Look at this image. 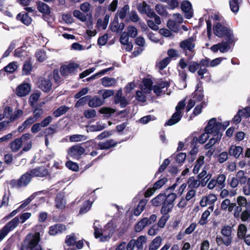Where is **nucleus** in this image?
I'll return each instance as SVG.
<instances>
[{
	"mask_svg": "<svg viewBox=\"0 0 250 250\" xmlns=\"http://www.w3.org/2000/svg\"><path fill=\"white\" fill-rule=\"evenodd\" d=\"M39 241V233L28 234L21 244V250H42L38 244Z\"/></svg>",
	"mask_w": 250,
	"mask_h": 250,
	"instance_id": "nucleus-1",
	"label": "nucleus"
},
{
	"mask_svg": "<svg viewBox=\"0 0 250 250\" xmlns=\"http://www.w3.org/2000/svg\"><path fill=\"white\" fill-rule=\"evenodd\" d=\"M213 30L215 36L219 38L225 37L229 42H231V38H233V35L228 26V24L225 19H223L222 22H216L213 26Z\"/></svg>",
	"mask_w": 250,
	"mask_h": 250,
	"instance_id": "nucleus-2",
	"label": "nucleus"
},
{
	"mask_svg": "<svg viewBox=\"0 0 250 250\" xmlns=\"http://www.w3.org/2000/svg\"><path fill=\"white\" fill-rule=\"evenodd\" d=\"M196 39V37L191 36L179 43V47L182 49L183 53L188 57L189 60L193 58L195 54Z\"/></svg>",
	"mask_w": 250,
	"mask_h": 250,
	"instance_id": "nucleus-3",
	"label": "nucleus"
},
{
	"mask_svg": "<svg viewBox=\"0 0 250 250\" xmlns=\"http://www.w3.org/2000/svg\"><path fill=\"white\" fill-rule=\"evenodd\" d=\"M232 227L229 225H225L222 227L221 233L224 236V239L220 235H217L216 241L218 245L224 244L226 246H229L232 240Z\"/></svg>",
	"mask_w": 250,
	"mask_h": 250,
	"instance_id": "nucleus-4",
	"label": "nucleus"
},
{
	"mask_svg": "<svg viewBox=\"0 0 250 250\" xmlns=\"http://www.w3.org/2000/svg\"><path fill=\"white\" fill-rule=\"evenodd\" d=\"M222 124L217 122L215 118H212L210 119L207 125L204 129V131H207L208 134H212L214 137L222 136V132L221 131Z\"/></svg>",
	"mask_w": 250,
	"mask_h": 250,
	"instance_id": "nucleus-5",
	"label": "nucleus"
},
{
	"mask_svg": "<svg viewBox=\"0 0 250 250\" xmlns=\"http://www.w3.org/2000/svg\"><path fill=\"white\" fill-rule=\"evenodd\" d=\"M32 177L29 171L21 175L18 179H12L10 185L12 188H20L26 187L32 181Z\"/></svg>",
	"mask_w": 250,
	"mask_h": 250,
	"instance_id": "nucleus-6",
	"label": "nucleus"
},
{
	"mask_svg": "<svg viewBox=\"0 0 250 250\" xmlns=\"http://www.w3.org/2000/svg\"><path fill=\"white\" fill-rule=\"evenodd\" d=\"M19 223V218L15 217L8 222L0 230V242L1 241L7 234L14 229Z\"/></svg>",
	"mask_w": 250,
	"mask_h": 250,
	"instance_id": "nucleus-7",
	"label": "nucleus"
},
{
	"mask_svg": "<svg viewBox=\"0 0 250 250\" xmlns=\"http://www.w3.org/2000/svg\"><path fill=\"white\" fill-rule=\"evenodd\" d=\"M31 135L29 133L23 134L21 137L15 139L11 142L9 146L12 151L17 152L21 147L23 143H25L30 138Z\"/></svg>",
	"mask_w": 250,
	"mask_h": 250,
	"instance_id": "nucleus-8",
	"label": "nucleus"
},
{
	"mask_svg": "<svg viewBox=\"0 0 250 250\" xmlns=\"http://www.w3.org/2000/svg\"><path fill=\"white\" fill-rule=\"evenodd\" d=\"M176 197L177 195L175 193H171L168 195V199L162 205L160 211L162 214L168 215V213L173 208V202Z\"/></svg>",
	"mask_w": 250,
	"mask_h": 250,
	"instance_id": "nucleus-9",
	"label": "nucleus"
},
{
	"mask_svg": "<svg viewBox=\"0 0 250 250\" xmlns=\"http://www.w3.org/2000/svg\"><path fill=\"white\" fill-rule=\"evenodd\" d=\"M116 226L114 224L112 221L108 222L104 227L103 229V232L106 233V231H108V234L105 235H102L100 238L101 242H105L108 240L113 233L115 231Z\"/></svg>",
	"mask_w": 250,
	"mask_h": 250,
	"instance_id": "nucleus-10",
	"label": "nucleus"
},
{
	"mask_svg": "<svg viewBox=\"0 0 250 250\" xmlns=\"http://www.w3.org/2000/svg\"><path fill=\"white\" fill-rule=\"evenodd\" d=\"M79 65L76 63H69L67 65H63L61 66L60 73L62 76L66 77L69 74H74Z\"/></svg>",
	"mask_w": 250,
	"mask_h": 250,
	"instance_id": "nucleus-11",
	"label": "nucleus"
},
{
	"mask_svg": "<svg viewBox=\"0 0 250 250\" xmlns=\"http://www.w3.org/2000/svg\"><path fill=\"white\" fill-rule=\"evenodd\" d=\"M85 152V149L81 145H76L70 147L68 150V154L76 159H79L81 156Z\"/></svg>",
	"mask_w": 250,
	"mask_h": 250,
	"instance_id": "nucleus-12",
	"label": "nucleus"
},
{
	"mask_svg": "<svg viewBox=\"0 0 250 250\" xmlns=\"http://www.w3.org/2000/svg\"><path fill=\"white\" fill-rule=\"evenodd\" d=\"M119 143L114 139H110L105 141L99 142L98 144V149L101 150H108L115 147Z\"/></svg>",
	"mask_w": 250,
	"mask_h": 250,
	"instance_id": "nucleus-13",
	"label": "nucleus"
},
{
	"mask_svg": "<svg viewBox=\"0 0 250 250\" xmlns=\"http://www.w3.org/2000/svg\"><path fill=\"white\" fill-rule=\"evenodd\" d=\"M32 178L34 177H43L47 175V168L44 166H41L29 170Z\"/></svg>",
	"mask_w": 250,
	"mask_h": 250,
	"instance_id": "nucleus-14",
	"label": "nucleus"
},
{
	"mask_svg": "<svg viewBox=\"0 0 250 250\" xmlns=\"http://www.w3.org/2000/svg\"><path fill=\"white\" fill-rule=\"evenodd\" d=\"M191 4L188 0H184L181 5L182 10L185 13V17L189 19L193 16V13L190 11Z\"/></svg>",
	"mask_w": 250,
	"mask_h": 250,
	"instance_id": "nucleus-15",
	"label": "nucleus"
},
{
	"mask_svg": "<svg viewBox=\"0 0 250 250\" xmlns=\"http://www.w3.org/2000/svg\"><path fill=\"white\" fill-rule=\"evenodd\" d=\"M66 229V226L64 224H57L49 228L48 233L51 235H55L62 233Z\"/></svg>",
	"mask_w": 250,
	"mask_h": 250,
	"instance_id": "nucleus-16",
	"label": "nucleus"
},
{
	"mask_svg": "<svg viewBox=\"0 0 250 250\" xmlns=\"http://www.w3.org/2000/svg\"><path fill=\"white\" fill-rule=\"evenodd\" d=\"M243 148L241 146L232 145L229 148V155L236 159L239 158L241 155L243 157Z\"/></svg>",
	"mask_w": 250,
	"mask_h": 250,
	"instance_id": "nucleus-17",
	"label": "nucleus"
},
{
	"mask_svg": "<svg viewBox=\"0 0 250 250\" xmlns=\"http://www.w3.org/2000/svg\"><path fill=\"white\" fill-rule=\"evenodd\" d=\"M168 199V195L166 193H160L151 200L152 204L154 207H159L163 204Z\"/></svg>",
	"mask_w": 250,
	"mask_h": 250,
	"instance_id": "nucleus-18",
	"label": "nucleus"
},
{
	"mask_svg": "<svg viewBox=\"0 0 250 250\" xmlns=\"http://www.w3.org/2000/svg\"><path fill=\"white\" fill-rule=\"evenodd\" d=\"M17 95L19 97H24L28 94L30 91V86L25 83L20 85L17 88Z\"/></svg>",
	"mask_w": 250,
	"mask_h": 250,
	"instance_id": "nucleus-19",
	"label": "nucleus"
},
{
	"mask_svg": "<svg viewBox=\"0 0 250 250\" xmlns=\"http://www.w3.org/2000/svg\"><path fill=\"white\" fill-rule=\"evenodd\" d=\"M250 116V112L246 108L239 110L238 113L232 118V122L235 124H239L241 121V117Z\"/></svg>",
	"mask_w": 250,
	"mask_h": 250,
	"instance_id": "nucleus-20",
	"label": "nucleus"
},
{
	"mask_svg": "<svg viewBox=\"0 0 250 250\" xmlns=\"http://www.w3.org/2000/svg\"><path fill=\"white\" fill-rule=\"evenodd\" d=\"M182 117V114L178 112H174L171 118L165 123V126H171L179 122Z\"/></svg>",
	"mask_w": 250,
	"mask_h": 250,
	"instance_id": "nucleus-21",
	"label": "nucleus"
},
{
	"mask_svg": "<svg viewBox=\"0 0 250 250\" xmlns=\"http://www.w3.org/2000/svg\"><path fill=\"white\" fill-rule=\"evenodd\" d=\"M56 208L62 209L65 207V201L64 199V195L62 193H59L57 194L55 198Z\"/></svg>",
	"mask_w": 250,
	"mask_h": 250,
	"instance_id": "nucleus-22",
	"label": "nucleus"
},
{
	"mask_svg": "<svg viewBox=\"0 0 250 250\" xmlns=\"http://www.w3.org/2000/svg\"><path fill=\"white\" fill-rule=\"evenodd\" d=\"M16 19L26 25H29L31 23L32 19L29 16L28 14L26 12L19 13L16 16Z\"/></svg>",
	"mask_w": 250,
	"mask_h": 250,
	"instance_id": "nucleus-23",
	"label": "nucleus"
},
{
	"mask_svg": "<svg viewBox=\"0 0 250 250\" xmlns=\"http://www.w3.org/2000/svg\"><path fill=\"white\" fill-rule=\"evenodd\" d=\"M33 69L32 63L31 62V59H27L24 62L22 68V73L23 75H29L30 74Z\"/></svg>",
	"mask_w": 250,
	"mask_h": 250,
	"instance_id": "nucleus-24",
	"label": "nucleus"
},
{
	"mask_svg": "<svg viewBox=\"0 0 250 250\" xmlns=\"http://www.w3.org/2000/svg\"><path fill=\"white\" fill-rule=\"evenodd\" d=\"M77 238L74 233L67 235L65 239V248H74L76 243Z\"/></svg>",
	"mask_w": 250,
	"mask_h": 250,
	"instance_id": "nucleus-25",
	"label": "nucleus"
},
{
	"mask_svg": "<svg viewBox=\"0 0 250 250\" xmlns=\"http://www.w3.org/2000/svg\"><path fill=\"white\" fill-rule=\"evenodd\" d=\"M197 74L199 77L197 78L198 81L203 80L205 78L210 79L211 74L207 68H201L197 71Z\"/></svg>",
	"mask_w": 250,
	"mask_h": 250,
	"instance_id": "nucleus-26",
	"label": "nucleus"
},
{
	"mask_svg": "<svg viewBox=\"0 0 250 250\" xmlns=\"http://www.w3.org/2000/svg\"><path fill=\"white\" fill-rule=\"evenodd\" d=\"M143 83L145 87L144 92L146 94H150L153 86L152 80L149 78H144L143 80Z\"/></svg>",
	"mask_w": 250,
	"mask_h": 250,
	"instance_id": "nucleus-27",
	"label": "nucleus"
},
{
	"mask_svg": "<svg viewBox=\"0 0 250 250\" xmlns=\"http://www.w3.org/2000/svg\"><path fill=\"white\" fill-rule=\"evenodd\" d=\"M47 126V117L45 118L41 123L34 124L31 127L32 133H36L41 129L42 127Z\"/></svg>",
	"mask_w": 250,
	"mask_h": 250,
	"instance_id": "nucleus-28",
	"label": "nucleus"
},
{
	"mask_svg": "<svg viewBox=\"0 0 250 250\" xmlns=\"http://www.w3.org/2000/svg\"><path fill=\"white\" fill-rule=\"evenodd\" d=\"M147 200L146 199L141 200L137 207L134 209L133 214L135 216H139L144 209L146 204Z\"/></svg>",
	"mask_w": 250,
	"mask_h": 250,
	"instance_id": "nucleus-29",
	"label": "nucleus"
},
{
	"mask_svg": "<svg viewBox=\"0 0 250 250\" xmlns=\"http://www.w3.org/2000/svg\"><path fill=\"white\" fill-rule=\"evenodd\" d=\"M37 4L38 10L43 14V18L44 20L47 21V4L39 1L37 2Z\"/></svg>",
	"mask_w": 250,
	"mask_h": 250,
	"instance_id": "nucleus-30",
	"label": "nucleus"
},
{
	"mask_svg": "<svg viewBox=\"0 0 250 250\" xmlns=\"http://www.w3.org/2000/svg\"><path fill=\"white\" fill-rule=\"evenodd\" d=\"M242 3V0H229V4L231 11L234 13H237L239 10V5Z\"/></svg>",
	"mask_w": 250,
	"mask_h": 250,
	"instance_id": "nucleus-31",
	"label": "nucleus"
},
{
	"mask_svg": "<svg viewBox=\"0 0 250 250\" xmlns=\"http://www.w3.org/2000/svg\"><path fill=\"white\" fill-rule=\"evenodd\" d=\"M44 191V190L40 191L32 194L31 196H30L27 199L25 200L24 203H23L19 207V209H21V210L24 208H25L29 204H30L32 200H33L36 196L41 194Z\"/></svg>",
	"mask_w": 250,
	"mask_h": 250,
	"instance_id": "nucleus-32",
	"label": "nucleus"
},
{
	"mask_svg": "<svg viewBox=\"0 0 250 250\" xmlns=\"http://www.w3.org/2000/svg\"><path fill=\"white\" fill-rule=\"evenodd\" d=\"M103 104V101L100 98L95 96L91 99H89L88 105L91 107H96L101 106Z\"/></svg>",
	"mask_w": 250,
	"mask_h": 250,
	"instance_id": "nucleus-33",
	"label": "nucleus"
},
{
	"mask_svg": "<svg viewBox=\"0 0 250 250\" xmlns=\"http://www.w3.org/2000/svg\"><path fill=\"white\" fill-rule=\"evenodd\" d=\"M247 228L244 224H240L238 226L237 235L239 239H242L246 236Z\"/></svg>",
	"mask_w": 250,
	"mask_h": 250,
	"instance_id": "nucleus-34",
	"label": "nucleus"
},
{
	"mask_svg": "<svg viewBox=\"0 0 250 250\" xmlns=\"http://www.w3.org/2000/svg\"><path fill=\"white\" fill-rule=\"evenodd\" d=\"M162 242L160 236H157L152 241L149 247V250H157L160 247Z\"/></svg>",
	"mask_w": 250,
	"mask_h": 250,
	"instance_id": "nucleus-35",
	"label": "nucleus"
},
{
	"mask_svg": "<svg viewBox=\"0 0 250 250\" xmlns=\"http://www.w3.org/2000/svg\"><path fill=\"white\" fill-rule=\"evenodd\" d=\"M233 42V38H231V42H229L228 40H227V42L222 41V42L219 43L220 44V51L221 53H224L227 52L230 49L229 44H231Z\"/></svg>",
	"mask_w": 250,
	"mask_h": 250,
	"instance_id": "nucleus-36",
	"label": "nucleus"
},
{
	"mask_svg": "<svg viewBox=\"0 0 250 250\" xmlns=\"http://www.w3.org/2000/svg\"><path fill=\"white\" fill-rule=\"evenodd\" d=\"M129 6L128 4H125L123 7L118 10L116 14L121 19L123 20L125 18L127 13L129 12Z\"/></svg>",
	"mask_w": 250,
	"mask_h": 250,
	"instance_id": "nucleus-37",
	"label": "nucleus"
},
{
	"mask_svg": "<svg viewBox=\"0 0 250 250\" xmlns=\"http://www.w3.org/2000/svg\"><path fill=\"white\" fill-rule=\"evenodd\" d=\"M167 26L171 31L177 33L179 30V25L174 21L168 20L167 22Z\"/></svg>",
	"mask_w": 250,
	"mask_h": 250,
	"instance_id": "nucleus-38",
	"label": "nucleus"
},
{
	"mask_svg": "<svg viewBox=\"0 0 250 250\" xmlns=\"http://www.w3.org/2000/svg\"><path fill=\"white\" fill-rule=\"evenodd\" d=\"M42 105L41 104H39L36 105L34 107H32L33 110V116L38 120V119L42 117V115L43 113V110L41 108Z\"/></svg>",
	"mask_w": 250,
	"mask_h": 250,
	"instance_id": "nucleus-39",
	"label": "nucleus"
},
{
	"mask_svg": "<svg viewBox=\"0 0 250 250\" xmlns=\"http://www.w3.org/2000/svg\"><path fill=\"white\" fill-rule=\"evenodd\" d=\"M18 65L16 62H10L7 66H5L2 69L4 71V73L5 72L9 73H13L15 70H17Z\"/></svg>",
	"mask_w": 250,
	"mask_h": 250,
	"instance_id": "nucleus-40",
	"label": "nucleus"
},
{
	"mask_svg": "<svg viewBox=\"0 0 250 250\" xmlns=\"http://www.w3.org/2000/svg\"><path fill=\"white\" fill-rule=\"evenodd\" d=\"M221 136L214 137L209 140L208 142L204 146L205 149H211L212 147L221 140Z\"/></svg>",
	"mask_w": 250,
	"mask_h": 250,
	"instance_id": "nucleus-41",
	"label": "nucleus"
},
{
	"mask_svg": "<svg viewBox=\"0 0 250 250\" xmlns=\"http://www.w3.org/2000/svg\"><path fill=\"white\" fill-rule=\"evenodd\" d=\"M102 84L104 87L111 86L113 83H115L116 80L114 78L104 77L101 79Z\"/></svg>",
	"mask_w": 250,
	"mask_h": 250,
	"instance_id": "nucleus-42",
	"label": "nucleus"
},
{
	"mask_svg": "<svg viewBox=\"0 0 250 250\" xmlns=\"http://www.w3.org/2000/svg\"><path fill=\"white\" fill-rule=\"evenodd\" d=\"M135 242V246L139 250H142L143 249V244L146 243V237L145 236H140L137 240L134 239Z\"/></svg>",
	"mask_w": 250,
	"mask_h": 250,
	"instance_id": "nucleus-43",
	"label": "nucleus"
},
{
	"mask_svg": "<svg viewBox=\"0 0 250 250\" xmlns=\"http://www.w3.org/2000/svg\"><path fill=\"white\" fill-rule=\"evenodd\" d=\"M69 108L65 105H62L58 108L53 112L55 117H59L65 113L68 110Z\"/></svg>",
	"mask_w": 250,
	"mask_h": 250,
	"instance_id": "nucleus-44",
	"label": "nucleus"
},
{
	"mask_svg": "<svg viewBox=\"0 0 250 250\" xmlns=\"http://www.w3.org/2000/svg\"><path fill=\"white\" fill-rule=\"evenodd\" d=\"M92 203L89 200H87L83 203L82 206L80 209L79 213L81 214L85 213L90 208Z\"/></svg>",
	"mask_w": 250,
	"mask_h": 250,
	"instance_id": "nucleus-45",
	"label": "nucleus"
},
{
	"mask_svg": "<svg viewBox=\"0 0 250 250\" xmlns=\"http://www.w3.org/2000/svg\"><path fill=\"white\" fill-rule=\"evenodd\" d=\"M146 221V220H145V218H143L138 221L135 225V230L136 232H140L146 226H147Z\"/></svg>",
	"mask_w": 250,
	"mask_h": 250,
	"instance_id": "nucleus-46",
	"label": "nucleus"
},
{
	"mask_svg": "<svg viewBox=\"0 0 250 250\" xmlns=\"http://www.w3.org/2000/svg\"><path fill=\"white\" fill-rule=\"evenodd\" d=\"M188 187L192 188H196L200 186L199 179L195 180L193 176L190 177L188 181Z\"/></svg>",
	"mask_w": 250,
	"mask_h": 250,
	"instance_id": "nucleus-47",
	"label": "nucleus"
},
{
	"mask_svg": "<svg viewBox=\"0 0 250 250\" xmlns=\"http://www.w3.org/2000/svg\"><path fill=\"white\" fill-rule=\"evenodd\" d=\"M40 94L39 93H34L32 94L29 99V104L32 107L36 106L35 103L39 99Z\"/></svg>",
	"mask_w": 250,
	"mask_h": 250,
	"instance_id": "nucleus-48",
	"label": "nucleus"
},
{
	"mask_svg": "<svg viewBox=\"0 0 250 250\" xmlns=\"http://www.w3.org/2000/svg\"><path fill=\"white\" fill-rule=\"evenodd\" d=\"M200 69L198 62L195 61H191L188 65V70L191 73H194Z\"/></svg>",
	"mask_w": 250,
	"mask_h": 250,
	"instance_id": "nucleus-49",
	"label": "nucleus"
},
{
	"mask_svg": "<svg viewBox=\"0 0 250 250\" xmlns=\"http://www.w3.org/2000/svg\"><path fill=\"white\" fill-rule=\"evenodd\" d=\"M155 10L157 13L161 16L166 17L168 14V13L166 8L161 4H157L155 6Z\"/></svg>",
	"mask_w": 250,
	"mask_h": 250,
	"instance_id": "nucleus-50",
	"label": "nucleus"
},
{
	"mask_svg": "<svg viewBox=\"0 0 250 250\" xmlns=\"http://www.w3.org/2000/svg\"><path fill=\"white\" fill-rule=\"evenodd\" d=\"M210 212L208 210H205L202 214L201 218L199 220L198 223L201 225H204L207 223V219L210 215Z\"/></svg>",
	"mask_w": 250,
	"mask_h": 250,
	"instance_id": "nucleus-51",
	"label": "nucleus"
},
{
	"mask_svg": "<svg viewBox=\"0 0 250 250\" xmlns=\"http://www.w3.org/2000/svg\"><path fill=\"white\" fill-rule=\"evenodd\" d=\"M250 217V204H249L248 207L246 208L245 210L242 211L241 214V219L242 221L245 222L248 220Z\"/></svg>",
	"mask_w": 250,
	"mask_h": 250,
	"instance_id": "nucleus-52",
	"label": "nucleus"
},
{
	"mask_svg": "<svg viewBox=\"0 0 250 250\" xmlns=\"http://www.w3.org/2000/svg\"><path fill=\"white\" fill-rule=\"evenodd\" d=\"M109 19V15L106 14L105 15L103 21L101 19H99L97 21V24L101 25L103 29H105L107 27Z\"/></svg>",
	"mask_w": 250,
	"mask_h": 250,
	"instance_id": "nucleus-53",
	"label": "nucleus"
},
{
	"mask_svg": "<svg viewBox=\"0 0 250 250\" xmlns=\"http://www.w3.org/2000/svg\"><path fill=\"white\" fill-rule=\"evenodd\" d=\"M65 166L70 170L73 171H78L79 170L78 165L71 161H68L65 163Z\"/></svg>",
	"mask_w": 250,
	"mask_h": 250,
	"instance_id": "nucleus-54",
	"label": "nucleus"
},
{
	"mask_svg": "<svg viewBox=\"0 0 250 250\" xmlns=\"http://www.w3.org/2000/svg\"><path fill=\"white\" fill-rule=\"evenodd\" d=\"M170 164V160L168 158H167L164 160L162 164L160 166L158 171L156 172L155 174V177L160 173L163 172L168 166V165Z\"/></svg>",
	"mask_w": 250,
	"mask_h": 250,
	"instance_id": "nucleus-55",
	"label": "nucleus"
},
{
	"mask_svg": "<svg viewBox=\"0 0 250 250\" xmlns=\"http://www.w3.org/2000/svg\"><path fill=\"white\" fill-rule=\"evenodd\" d=\"M237 202L240 207H248V205L250 204V202H247L246 198L244 196H239L237 198Z\"/></svg>",
	"mask_w": 250,
	"mask_h": 250,
	"instance_id": "nucleus-56",
	"label": "nucleus"
},
{
	"mask_svg": "<svg viewBox=\"0 0 250 250\" xmlns=\"http://www.w3.org/2000/svg\"><path fill=\"white\" fill-rule=\"evenodd\" d=\"M150 5L146 4L145 1L139 3L137 6V9L141 14H146Z\"/></svg>",
	"mask_w": 250,
	"mask_h": 250,
	"instance_id": "nucleus-57",
	"label": "nucleus"
},
{
	"mask_svg": "<svg viewBox=\"0 0 250 250\" xmlns=\"http://www.w3.org/2000/svg\"><path fill=\"white\" fill-rule=\"evenodd\" d=\"M73 16L83 22L86 21V17L78 10H75L73 12Z\"/></svg>",
	"mask_w": 250,
	"mask_h": 250,
	"instance_id": "nucleus-58",
	"label": "nucleus"
},
{
	"mask_svg": "<svg viewBox=\"0 0 250 250\" xmlns=\"http://www.w3.org/2000/svg\"><path fill=\"white\" fill-rule=\"evenodd\" d=\"M186 154L183 152H180L178 154L175 158L176 163L181 165L185 161L186 159Z\"/></svg>",
	"mask_w": 250,
	"mask_h": 250,
	"instance_id": "nucleus-59",
	"label": "nucleus"
},
{
	"mask_svg": "<svg viewBox=\"0 0 250 250\" xmlns=\"http://www.w3.org/2000/svg\"><path fill=\"white\" fill-rule=\"evenodd\" d=\"M171 59L169 58H165L161 61L158 63V68L160 70H162L166 68L170 63Z\"/></svg>",
	"mask_w": 250,
	"mask_h": 250,
	"instance_id": "nucleus-60",
	"label": "nucleus"
},
{
	"mask_svg": "<svg viewBox=\"0 0 250 250\" xmlns=\"http://www.w3.org/2000/svg\"><path fill=\"white\" fill-rule=\"evenodd\" d=\"M167 181V179L166 177H163L159 179L154 184V188L156 189V190L160 188Z\"/></svg>",
	"mask_w": 250,
	"mask_h": 250,
	"instance_id": "nucleus-61",
	"label": "nucleus"
},
{
	"mask_svg": "<svg viewBox=\"0 0 250 250\" xmlns=\"http://www.w3.org/2000/svg\"><path fill=\"white\" fill-rule=\"evenodd\" d=\"M35 56L38 61L42 62L46 57V53L42 50H39L36 52Z\"/></svg>",
	"mask_w": 250,
	"mask_h": 250,
	"instance_id": "nucleus-62",
	"label": "nucleus"
},
{
	"mask_svg": "<svg viewBox=\"0 0 250 250\" xmlns=\"http://www.w3.org/2000/svg\"><path fill=\"white\" fill-rule=\"evenodd\" d=\"M169 218V215L163 214V216L160 218L158 222V226L161 228L165 227V224Z\"/></svg>",
	"mask_w": 250,
	"mask_h": 250,
	"instance_id": "nucleus-63",
	"label": "nucleus"
},
{
	"mask_svg": "<svg viewBox=\"0 0 250 250\" xmlns=\"http://www.w3.org/2000/svg\"><path fill=\"white\" fill-rule=\"evenodd\" d=\"M83 114L87 119L93 118L96 116V111L94 109L85 110Z\"/></svg>",
	"mask_w": 250,
	"mask_h": 250,
	"instance_id": "nucleus-64",
	"label": "nucleus"
}]
</instances>
